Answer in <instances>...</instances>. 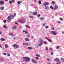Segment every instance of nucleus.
I'll return each instance as SVG.
<instances>
[{"instance_id":"nucleus-1","label":"nucleus","mask_w":64,"mask_h":64,"mask_svg":"<svg viewBox=\"0 0 64 64\" xmlns=\"http://www.w3.org/2000/svg\"><path fill=\"white\" fill-rule=\"evenodd\" d=\"M16 13H14V16L10 14V16H9L8 17V20H7V22H9L11 21V17L12 18H13L15 16H16Z\"/></svg>"},{"instance_id":"nucleus-2","label":"nucleus","mask_w":64,"mask_h":64,"mask_svg":"<svg viewBox=\"0 0 64 64\" xmlns=\"http://www.w3.org/2000/svg\"><path fill=\"white\" fill-rule=\"evenodd\" d=\"M23 58L24 59V61L26 62H27L30 60V58L28 56L23 57Z\"/></svg>"},{"instance_id":"nucleus-3","label":"nucleus","mask_w":64,"mask_h":64,"mask_svg":"<svg viewBox=\"0 0 64 64\" xmlns=\"http://www.w3.org/2000/svg\"><path fill=\"white\" fill-rule=\"evenodd\" d=\"M19 21L20 23H25L26 22L25 20L23 19H20L19 20Z\"/></svg>"},{"instance_id":"nucleus-4","label":"nucleus","mask_w":64,"mask_h":64,"mask_svg":"<svg viewBox=\"0 0 64 64\" xmlns=\"http://www.w3.org/2000/svg\"><path fill=\"white\" fill-rule=\"evenodd\" d=\"M40 40V44H39V46H41L43 45V40L42 39H40L39 40Z\"/></svg>"},{"instance_id":"nucleus-5","label":"nucleus","mask_w":64,"mask_h":64,"mask_svg":"<svg viewBox=\"0 0 64 64\" xmlns=\"http://www.w3.org/2000/svg\"><path fill=\"white\" fill-rule=\"evenodd\" d=\"M50 33L52 34H53L54 35H56L57 34L56 33V32L54 31H52L50 32Z\"/></svg>"},{"instance_id":"nucleus-6","label":"nucleus","mask_w":64,"mask_h":64,"mask_svg":"<svg viewBox=\"0 0 64 64\" xmlns=\"http://www.w3.org/2000/svg\"><path fill=\"white\" fill-rule=\"evenodd\" d=\"M49 5V3L47 2H46L44 4V6H46Z\"/></svg>"},{"instance_id":"nucleus-7","label":"nucleus","mask_w":64,"mask_h":64,"mask_svg":"<svg viewBox=\"0 0 64 64\" xmlns=\"http://www.w3.org/2000/svg\"><path fill=\"white\" fill-rule=\"evenodd\" d=\"M4 1H3L2 0L0 1V5H4Z\"/></svg>"},{"instance_id":"nucleus-8","label":"nucleus","mask_w":64,"mask_h":64,"mask_svg":"<svg viewBox=\"0 0 64 64\" xmlns=\"http://www.w3.org/2000/svg\"><path fill=\"white\" fill-rule=\"evenodd\" d=\"M13 46L15 48H17L19 46L17 44H14L13 45Z\"/></svg>"},{"instance_id":"nucleus-9","label":"nucleus","mask_w":64,"mask_h":64,"mask_svg":"<svg viewBox=\"0 0 64 64\" xmlns=\"http://www.w3.org/2000/svg\"><path fill=\"white\" fill-rule=\"evenodd\" d=\"M54 60L55 61H58V62L60 61V59L58 58H55Z\"/></svg>"},{"instance_id":"nucleus-10","label":"nucleus","mask_w":64,"mask_h":64,"mask_svg":"<svg viewBox=\"0 0 64 64\" xmlns=\"http://www.w3.org/2000/svg\"><path fill=\"white\" fill-rule=\"evenodd\" d=\"M58 8V6H57L56 5L54 6V10H56Z\"/></svg>"},{"instance_id":"nucleus-11","label":"nucleus","mask_w":64,"mask_h":64,"mask_svg":"<svg viewBox=\"0 0 64 64\" xmlns=\"http://www.w3.org/2000/svg\"><path fill=\"white\" fill-rule=\"evenodd\" d=\"M0 60H2V61H4V62L5 61V59L4 58H0Z\"/></svg>"},{"instance_id":"nucleus-12","label":"nucleus","mask_w":64,"mask_h":64,"mask_svg":"<svg viewBox=\"0 0 64 64\" xmlns=\"http://www.w3.org/2000/svg\"><path fill=\"white\" fill-rule=\"evenodd\" d=\"M32 61L33 63H37V62L35 61L34 60H33V59H32Z\"/></svg>"},{"instance_id":"nucleus-13","label":"nucleus","mask_w":64,"mask_h":64,"mask_svg":"<svg viewBox=\"0 0 64 64\" xmlns=\"http://www.w3.org/2000/svg\"><path fill=\"white\" fill-rule=\"evenodd\" d=\"M46 39H47L48 40L49 42H52V40H51L48 39V38L47 37L46 38Z\"/></svg>"},{"instance_id":"nucleus-14","label":"nucleus","mask_w":64,"mask_h":64,"mask_svg":"<svg viewBox=\"0 0 64 64\" xmlns=\"http://www.w3.org/2000/svg\"><path fill=\"white\" fill-rule=\"evenodd\" d=\"M37 14V12H34L33 13V15H36Z\"/></svg>"},{"instance_id":"nucleus-15","label":"nucleus","mask_w":64,"mask_h":64,"mask_svg":"<svg viewBox=\"0 0 64 64\" xmlns=\"http://www.w3.org/2000/svg\"><path fill=\"white\" fill-rule=\"evenodd\" d=\"M22 3V1H20H20H18L17 2V3L18 4H21Z\"/></svg>"},{"instance_id":"nucleus-16","label":"nucleus","mask_w":64,"mask_h":64,"mask_svg":"<svg viewBox=\"0 0 64 64\" xmlns=\"http://www.w3.org/2000/svg\"><path fill=\"white\" fill-rule=\"evenodd\" d=\"M28 48V49H30V50H32L33 49V48H32L31 47H29Z\"/></svg>"},{"instance_id":"nucleus-17","label":"nucleus","mask_w":64,"mask_h":64,"mask_svg":"<svg viewBox=\"0 0 64 64\" xmlns=\"http://www.w3.org/2000/svg\"><path fill=\"white\" fill-rule=\"evenodd\" d=\"M45 9H49V6H45Z\"/></svg>"},{"instance_id":"nucleus-18","label":"nucleus","mask_w":64,"mask_h":64,"mask_svg":"<svg viewBox=\"0 0 64 64\" xmlns=\"http://www.w3.org/2000/svg\"><path fill=\"white\" fill-rule=\"evenodd\" d=\"M25 40L26 41H29V39L28 38H25Z\"/></svg>"},{"instance_id":"nucleus-19","label":"nucleus","mask_w":64,"mask_h":64,"mask_svg":"<svg viewBox=\"0 0 64 64\" xmlns=\"http://www.w3.org/2000/svg\"><path fill=\"white\" fill-rule=\"evenodd\" d=\"M50 8L51 9H52V10H53V9H54V8H53V6H50Z\"/></svg>"},{"instance_id":"nucleus-20","label":"nucleus","mask_w":64,"mask_h":64,"mask_svg":"<svg viewBox=\"0 0 64 64\" xmlns=\"http://www.w3.org/2000/svg\"><path fill=\"white\" fill-rule=\"evenodd\" d=\"M16 28H17V27L16 26H14L12 28V29H14V30Z\"/></svg>"},{"instance_id":"nucleus-21","label":"nucleus","mask_w":64,"mask_h":64,"mask_svg":"<svg viewBox=\"0 0 64 64\" xmlns=\"http://www.w3.org/2000/svg\"><path fill=\"white\" fill-rule=\"evenodd\" d=\"M4 7L2 6L0 8V10H4Z\"/></svg>"},{"instance_id":"nucleus-22","label":"nucleus","mask_w":64,"mask_h":64,"mask_svg":"<svg viewBox=\"0 0 64 64\" xmlns=\"http://www.w3.org/2000/svg\"><path fill=\"white\" fill-rule=\"evenodd\" d=\"M5 47L6 48H8V45L7 44H6L5 45Z\"/></svg>"},{"instance_id":"nucleus-23","label":"nucleus","mask_w":64,"mask_h":64,"mask_svg":"<svg viewBox=\"0 0 64 64\" xmlns=\"http://www.w3.org/2000/svg\"><path fill=\"white\" fill-rule=\"evenodd\" d=\"M25 26H26V28H30V26H27V25H25Z\"/></svg>"},{"instance_id":"nucleus-24","label":"nucleus","mask_w":64,"mask_h":64,"mask_svg":"<svg viewBox=\"0 0 64 64\" xmlns=\"http://www.w3.org/2000/svg\"><path fill=\"white\" fill-rule=\"evenodd\" d=\"M56 64H61V62H60V61L58 62Z\"/></svg>"},{"instance_id":"nucleus-25","label":"nucleus","mask_w":64,"mask_h":64,"mask_svg":"<svg viewBox=\"0 0 64 64\" xmlns=\"http://www.w3.org/2000/svg\"><path fill=\"white\" fill-rule=\"evenodd\" d=\"M0 40L2 41H4L5 40V39L3 38H2L0 39Z\"/></svg>"},{"instance_id":"nucleus-26","label":"nucleus","mask_w":64,"mask_h":64,"mask_svg":"<svg viewBox=\"0 0 64 64\" xmlns=\"http://www.w3.org/2000/svg\"><path fill=\"white\" fill-rule=\"evenodd\" d=\"M9 3H10V4H12L13 3V2L11 0H10L9 1Z\"/></svg>"},{"instance_id":"nucleus-27","label":"nucleus","mask_w":64,"mask_h":64,"mask_svg":"<svg viewBox=\"0 0 64 64\" xmlns=\"http://www.w3.org/2000/svg\"><path fill=\"white\" fill-rule=\"evenodd\" d=\"M9 34L10 35H12V36H13V34L12 33H10Z\"/></svg>"},{"instance_id":"nucleus-28","label":"nucleus","mask_w":64,"mask_h":64,"mask_svg":"<svg viewBox=\"0 0 64 64\" xmlns=\"http://www.w3.org/2000/svg\"><path fill=\"white\" fill-rule=\"evenodd\" d=\"M52 4H55L56 3V2H55V1H52Z\"/></svg>"},{"instance_id":"nucleus-29","label":"nucleus","mask_w":64,"mask_h":64,"mask_svg":"<svg viewBox=\"0 0 64 64\" xmlns=\"http://www.w3.org/2000/svg\"><path fill=\"white\" fill-rule=\"evenodd\" d=\"M61 60H62V62H64V59H63V58H61Z\"/></svg>"},{"instance_id":"nucleus-30","label":"nucleus","mask_w":64,"mask_h":64,"mask_svg":"<svg viewBox=\"0 0 64 64\" xmlns=\"http://www.w3.org/2000/svg\"><path fill=\"white\" fill-rule=\"evenodd\" d=\"M30 18H34V16H30Z\"/></svg>"},{"instance_id":"nucleus-31","label":"nucleus","mask_w":64,"mask_h":64,"mask_svg":"<svg viewBox=\"0 0 64 64\" xmlns=\"http://www.w3.org/2000/svg\"><path fill=\"white\" fill-rule=\"evenodd\" d=\"M3 27L4 28H7V26H6L5 25H4L3 26Z\"/></svg>"},{"instance_id":"nucleus-32","label":"nucleus","mask_w":64,"mask_h":64,"mask_svg":"<svg viewBox=\"0 0 64 64\" xmlns=\"http://www.w3.org/2000/svg\"><path fill=\"white\" fill-rule=\"evenodd\" d=\"M36 55L37 57H40V56L39 54H36Z\"/></svg>"},{"instance_id":"nucleus-33","label":"nucleus","mask_w":64,"mask_h":64,"mask_svg":"<svg viewBox=\"0 0 64 64\" xmlns=\"http://www.w3.org/2000/svg\"><path fill=\"white\" fill-rule=\"evenodd\" d=\"M27 37H30V34H27Z\"/></svg>"},{"instance_id":"nucleus-34","label":"nucleus","mask_w":64,"mask_h":64,"mask_svg":"<svg viewBox=\"0 0 64 64\" xmlns=\"http://www.w3.org/2000/svg\"><path fill=\"white\" fill-rule=\"evenodd\" d=\"M60 20H61V21H63V19H62V18H60Z\"/></svg>"},{"instance_id":"nucleus-35","label":"nucleus","mask_w":64,"mask_h":64,"mask_svg":"<svg viewBox=\"0 0 64 64\" xmlns=\"http://www.w3.org/2000/svg\"><path fill=\"white\" fill-rule=\"evenodd\" d=\"M38 3L39 4H41V2L40 0H39L38 1Z\"/></svg>"},{"instance_id":"nucleus-36","label":"nucleus","mask_w":64,"mask_h":64,"mask_svg":"<svg viewBox=\"0 0 64 64\" xmlns=\"http://www.w3.org/2000/svg\"><path fill=\"white\" fill-rule=\"evenodd\" d=\"M45 28H46V29H48V26H45Z\"/></svg>"},{"instance_id":"nucleus-37","label":"nucleus","mask_w":64,"mask_h":64,"mask_svg":"<svg viewBox=\"0 0 64 64\" xmlns=\"http://www.w3.org/2000/svg\"><path fill=\"white\" fill-rule=\"evenodd\" d=\"M44 44H45L46 45V44H47V42L46 41H44Z\"/></svg>"},{"instance_id":"nucleus-38","label":"nucleus","mask_w":64,"mask_h":64,"mask_svg":"<svg viewBox=\"0 0 64 64\" xmlns=\"http://www.w3.org/2000/svg\"><path fill=\"white\" fill-rule=\"evenodd\" d=\"M4 23H5L6 22V20H4Z\"/></svg>"},{"instance_id":"nucleus-39","label":"nucleus","mask_w":64,"mask_h":64,"mask_svg":"<svg viewBox=\"0 0 64 64\" xmlns=\"http://www.w3.org/2000/svg\"><path fill=\"white\" fill-rule=\"evenodd\" d=\"M57 23H59V24H61V22H60V21L58 22Z\"/></svg>"},{"instance_id":"nucleus-40","label":"nucleus","mask_w":64,"mask_h":64,"mask_svg":"<svg viewBox=\"0 0 64 64\" xmlns=\"http://www.w3.org/2000/svg\"><path fill=\"white\" fill-rule=\"evenodd\" d=\"M44 19V18H40V20H43Z\"/></svg>"},{"instance_id":"nucleus-41","label":"nucleus","mask_w":64,"mask_h":64,"mask_svg":"<svg viewBox=\"0 0 64 64\" xmlns=\"http://www.w3.org/2000/svg\"><path fill=\"white\" fill-rule=\"evenodd\" d=\"M60 48L59 46H58L56 47V49H59V48Z\"/></svg>"},{"instance_id":"nucleus-42","label":"nucleus","mask_w":64,"mask_h":64,"mask_svg":"<svg viewBox=\"0 0 64 64\" xmlns=\"http://www.w3.org/2000/svg\"><path fill=\"white\" fill-rule=\"evenodd\" d=\"M2 34V31H0V35Z\"/></svg>"},{"instance_id":"nucleus-43","label":"nucleus","mask_w":64,"mask_h":64,"mask_svg":"<svg viewBox=\"0 0 64 64\" xmlns=\"http://www.w3.org/2000/svg\"><path fill=\"white\" fill-rule=\"evenodd\" d=\"M4 55H6V53H5V52H4Z\"/></svg>"},{"instance_id":"nucleus-44","label":"nucleus","mask_w":64,"mask_h":64,"mask_svg":"<svg viewBox=\"0 0 64 64\" xmlns=\"http://www.w3.org/2000/svg\"><path fill=\"white\" fill-rule=\"evenodd\" d=\"M46 50H48V47H46Z\"/></svg>"},{"instance_id":"nucleus-45","label":"nucleus","mask_w":64,"mask_h":64,"mask_svg":"<svg viewBox=\"0 0 64 64\" xmlns=\"http://www.w3.org/2000/svg\"><path fill=\"white\" fill-rule=\"evenodd\" d=\"M7 55L8 56H10V55L9 54H7Z\"/></svg>"},{"instance_id":"nucleus-46","label":"nucleus","mask_w":64,"mask_h":64,"mask_svg":"<svg viewBox=\"0 0 64 64\" xmlns=\"http://www.w3.org/2000/svg\"><path fill=\"white\" fill-rule=\"evenodd\" d=\"M40 14H38V17H40Z\"/></svg>"},{"instance_id":"nucleus-47","label":"nucleus","mask_w":64,"mask_h":64,"mask_svg":"<svg viewBox=\"0 0 64 64\" xmlns=\"http://www.w3.org/2000/svg\"><path fill=\"white\" fill-rule=\"evenodd\" d=\"M28 44L27 43H26V45H28Z\"/></svg>"},{"instance_id":"nucleus-48","label":"nucleus","mask_w":64,"mask_h":64,"mask_svg":"<svg viewBox=\"0 0 64 64\" xmlns=\"http://www.w3.org/2000/svg\"><path fill=\"white\" fill-rule=\"evenodd\" d=\"M53 54H54V53H53V52H51V54L52 55H53Z\"/></svg>"},{"instance_id":"nucleus-49","label":"nucleus","mask_w":64,"mask_h":64,"mask_svg":"<svg viewBox=\"0 0 64 64\" xmlns=\"http://www.w3.org/2000/svg\"><path fill=\"white\" fill-rule=\"evenodd\" d=\"M23 45H26V43H23Z\"/></svg>"},{"instance_id":"nucleus-50","label":"nucleus","mask_w":64,"mask_h":64,"mask_svg":"<svg viewBox=\"0 0 64 64\" xmlns=\"http://www.w3.org/2000/svg\"><path fill=\"white\" fill-rule=\"evenodd\" d=\"M36 59H39V58L38 57H36Z\"/></svg>"},{"instance_id":"nucleus-51","label":"nucleus","mask_w":64,"mask_h":64,"mask_svg":"<svg viewBox=\"0 0 64 64\" xmlns=\"http://www.w3.org/2000/svg\"><path fill=\"white\" fill-rule=\"evenodd\" d=\"M12 2H15V0H12Z\"/></svg>"},{"instance_id":"nucleus-52","label":"nucleus","mask_w":64,"mask_h":64,"mask_svg":"<svg viewBox=\"0 0 64 64\" xmlns=\"http://www.w3.org/2000/svg\"><path fill=\"white\" fill-rule=\"evenodd\" d=\"M25 33H26V34H27L28 33V32H25Z\"/></svg>"},{"instance_id":"nucleus-53","label":"nucleus","mask_w":64,"mask_h":64,"mask_svg":"<svg viewBox=\"0 0 64 64\" xmlns=\"http://www.w3.org/2000/svg\"><path fill=\"white\" fill-rule=\"evenodd\" d=\"M47 60H48V61H49L50 60V59L49 58H47Z\"/></svg>"},{"instance_id":"nucleus-54","label":"nucleus","mask_w":64,"mask_h":64,"mask_svg":"<svg viewBox=\"0 0 64 64\" xmlns=\"http://www.w3.org/2000/svg\"><path fill=\"white\" fill-rule=\"evenodd\" d=\"M58 14V12L56 13V16H57V15Z\"/></svg>"},{"instance_id":"nucleus-55","label":"nucleus","mask_w":64,"mask_h":64,"mask_svg":"<svg viewBox=\"0 0 64 64\" xmlns=\"http://www.w3.org/2000/svg\"><path fill=\"white\" fill-rule=\"evenodd\" d=\"M43 26H45V24H43Z\"/></svg>"},{"instance_id":"nucleus-56","label":"nucleus","mask_w":64,"mask_h":64,"mask_svg":"<svg viewBox=\"0 0 64 64\" xmlns=\"http://www.w3.org/2000/svg\"><path fill=\"white\" fill-rule=\"evenodd\" d=\"M13 39H14L15 40L16 39V38L14 37V38Z\"/></svg>"},{"instance_id":"nucleus-57","label":"nucleus","mask_w":64,"mask_h":64,"mask_svg":"<svg viewBox=\"0 0 64 64\" xmlns=\"http://www.w3.org/2000/svg\"><path fill=\"white\" fill-rule=\"evenodd\" d=\"M19 28H22V27H21V26H19Z\"/></svg>"},{"instance_id":"nucleus-58","label":"nucleus","mask_w":64,"mask_h":64,"mask_svg":"<svg viewBox=\"0 0 64 64\" xmlns=\"http://www.w3.org/2000/svg\"><path fill=\"white\" fill-rule=\"evenodd\" d=\"M33 5H34L33 4H32L31 5V6H33Z\"/></svg>"},{"instance_id":"nucleus-59","label":"nucleus","mask_w":64,"mask_h":64,"mask_svg":"<svg viewBox=\"0 0 64 64\" xmlns=\"http://www.w3.org/2000/svg\"><path fill=\"white\" fill-rule=\"evenodd\" d=\"M0 47H1V48H2V46H1L0 45Z\"/></svg>"},{"instance_id":"nucleus-60","label":"nucleus","mask_w":64,"mask_h":64,"mask_svg":"<svg viewBox=\"0 0 64 64\" xmlns=\"http://www.w3.org/2000/svg\"><path fill=\"white\" fill-rule=\"evenodd\" d=\"M52 48H50V50H52Z\"/></svg>"},{"instance_id":"nucleus-61","label":"nucleus","mask_w":64,"mask_h":64,"mask_svg":"<svg viewBox=\"0 0 64 64\" xmlns=\"http://www.w3.org/2000/svg\"><path fill=\"white\" fill-rule=\"evenodd\" d=\"M62 34H64V32H62Z\"/></svg>"},{"instance_id":"nucleus-62","label":"nucleus","mask_w":64,"mask_h":64,"mask_svg":"<svg viewBox=\"0 0 64 64\" xmlns=\"http://www.w3.org/2000/svg\"><path fill=\"white\" fill-rule=\"evenodd\" d=\"M5 0L6 1V2H7V1H8V0Z\"/></svg>"},{"instance_id":"nucleus-63","label":"nucleus","mask_w":64,"mask_h":64,"mask_svg":"<svg viewBox=\"0 0 64 64\" xmlns=\"http://www.w3.org/2000/svg\"><path fill=\"white\" fill-rule=\"evenodd\" d=\"M33 37H34V36H32V38H33Z\"/></svg>"},{"instance_id":"nucleus-64","label":"nucleus","mask_w":64,"mask_h":64,"mask_svg":"<svg viewBox=\"0 0 64 64\" xmlns=\"http://www.w3.org/2000/svg\"><path fill=\"white\" fill-rule=\"evenodd\" d=\"M25 31V30H23V32H26Z\"/></svg>"}]
</instances>
